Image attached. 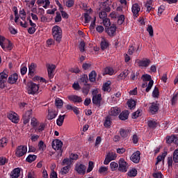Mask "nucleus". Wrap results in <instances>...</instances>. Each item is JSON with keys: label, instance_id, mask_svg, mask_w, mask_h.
I'll list each match as a JSON object with an SVG mask.
<instances>
[{"label": "nucleus", "instance_id": "1", "mask_svg": "<svg viewBox=\"0 0 178 178\" xmlns=\"http://www.w3.org/2000/svg\"><path fill=\"white\" fill-rule=\"evenodd\" d=\"M52 35L57 44L60 43L62 41V29L60 26L56 25L52 28Z\"/></svg>", "mask_w": 178, "mask_h": 178}, {"label": "nucleus", "instance_id": "2", "mask_svg": "<svg viewBox=\"0 0 178 178\" xmlns=\"http://www.w3.org/2000/svg\"><path fill=\"white\" fill-rule=\"evenodd\" d=\"M92 102L93 105H96V106H101V102L102 101V96L101 94H98V90H94L92 92Z\"/></svg>", "mask_w": 178, "mask_h": 178}, {"label": "nucleus", "instance_id": "3", "mask_svg": "<svg viewBox=\"0 0 178 178\" xmlns=\"http://www.w3.org/2000/svg\"><path fill=\"white\" fill-rule=\"evenodd\" d=\"M118 170L120 172H122L123 173H126V172H127L129 169V163L126 162V160H124V159H120L118 161Z\"/></svg>", "mask_w": 178, "mask_h": 178}, {"label": "nucleus", "instance_id": "4", "mask_svg": "<svg viewBox=\"0 0 178 178\" xmlns=\"http://www.w3.org/2000/svg\"><path fill=\"white\" fill-rule=\"evenodd\" d=\"M27 154V146L26 145H19L15 149V156L17 158H21V156H24Z\"/></svg>", "mask_w": 178, "mask_h": 178}, {"label": "nucleus", "instance_id": "5", "mask_svg": "<svg viewBox=\"0 0 178 178\" xmlns=\"http://www.w3.org/2000/svg\"><path fill=\"white\" fill-rule=\"evenodd\" d=\"M28 87V94L31 95H34L35 92H37L40 88L38 84L34 83V82H29L27 85Z\"/></svg>", "mask_w": 178, "mask_h": 178}, {"label": "nucleus", "instance_id": "6", "mask_svg": "<svg viewBox=\"0 0 178 178\" xmlns=\"http://www.w3.org/2000/svg\"><path fill=\"white\" fill-rule=\"evenodd\" d=\"M118 158V154L115 152H108L106 155L105 160L104 161V165H109V163L112 162V161H115Z\"/></svg>", "mask_w": 178, "mask_h": 178}, {"label": "nucleus", "instance_id": "7", "mask_svg": "<svg viewBox=\"0 0 178 178\" xmlns=\"http://www.w3.org/2000/svg\"><path fill=\"white\" fill-rule=\"evenodd\" d=\"M46 67H47V74H48L49 78L50 79H54V76H55L54 74V72L55 71V69H56V65H55L54 64L47 63Z\"/></svg>", "mask_w": 178, "mask_h": 178}, {"label": "nucleus", "instance_id": "8", "mask_svg": "<svg viewBox=\"0 0 178 178\" xmlns=\"http://www.w3.org/2000/svg\"><path fill=\"white\" fill-rule=\"evenodd\" d=\"M140 159H141V152L138 150L134 152L130 156V161L134 162V163H140Z\"/></svg>", "mask_w": 178, "mask_h": 178}, {"label": "nucleus", "instance_id": "9", "mask_svg": "<svg viewBox=\"0 0 178 178\" xmlns=\"http://www.w3.org/2000/svg\"><path fill=\"white\" fill-rule=\"evenodd\" d=\"M159 111V104L158 102H152L149 107V113L151 115H156Z\"/></svg>", "mask_w": 178, "mask_h": 178}, {"label": "nucleus", "instance_id": "10", "mask_svg": "<svg viewBox=\"0 0 178 178\" xmlns=\"http://www.w3.org/2000/svg\"><path fill=\"white\" fill-rule=\"evenodd\" d=\"M136 63L139 67H148L151 65V60L148 58H143V60H136Z\"/></svg>", "mask_w": 178, "mask_h": 178}, {"label": "nucleus", "instance_id": "11", "mask_svg": "<svg viewBox=\"0 0 178 178\" xmlns=\"http://www.w3.org/2000/svg\"><path fill=\"white\" fill-rule=\"evenodd\" d=\"M51 146L52 148L55 149V151H59V149H62V147H63V143L62 140L56 139L53 140Z\"/></svg>", "mask_w": 178, "mask_h": 178}, {"label": "nucleus", "instance_id": "12", "mask_svg": "<svg viewBox=\"0 0 178 178\" xmlns=\"http://www.w3.org/2000/svg\"><path fill=\"white\" fill-rule=\"evenodd\" d=\"M131 133V129H120V136H121L122 138L124 140H128V138L130 137V134Z\"/></svg>", "mask_w": 178, "mask_h": 178}, {"label": "nucleus", "instance_id": "13", "mask_svg": "<svg viewBox=\"0 0 178 178\" xmlns=\"http://www.w3.org/2000/svg\"><path fill=\"white\" fill-rule=\"evenodd\" d=\"M33 115V110H29L27 111L25 114L22 116V121L24 124H27L29 122H30V118H31Z\"/></svg>", "mask_w": 178, "mask_h": 178}, {"label": "nucleus", "instance_id": "14", "mask_svg": "<svg viewBox=\"0 0 178 178\" xmlns=\"http://www.w3.org/2000/svg\"><path fill=\"white\" fill-rule=\"evenodd\" d=\"M116 26L115 24H112L111 26L107 28L106 29V33L110 36V37H114L116 34V30H117Z\"/></svg>", "mask_w": 178, "mask_h": 178}, {"label": "nucleus", "instance_id": "15", "mask_svg": "<svg viewBox=\"0 0 178 178\" xmlns=\"http://www.w3.org/2000/svg\"><path fill=\"white\" fill-rule=\"evenodd\" d=\"M165 143L167 144H172V143H174L175 145H178L177 137H176L175 135H172L171 136H168L165 138Z\"/></svg>", "mask_w": 178, "mask_h": 178}, {"label": "nucleus", "instance_id": "16", "mask_svg": "<svg viewBox=\"0 0 178 178\" xmlns=\"http://www.w3.org/2000/svg\"><path fill=\"white\" fill-rule=\"evenodd\" d=\"M8 80V75L3 72L0 73V88H5V83Z\"/></svg>", "mask_w": 178, "mask_h": 178}, {"label": "nucleus", "instance_id": "17", "mask_svg": "<svg viewBox=\"0 0 178 178\" xmlns=\"http://www.w3.org/2000/svg\"><path fill=\"white\" fill-rule=\"evenodd\" d=\"M3 47H4V49L2 48V49H3V51H12V49H13V43H12V42H10V40L6 39L4 41Z\"/></svg>", "mask_w": 178, "mask_h": 178}, {"label": "nucleus", "instance_id": "18", "mask_svg": "<svg viewBox=\"0 0 178 178\" xmlns=\"http://www.w3.org/2000/svg\"><path fill=\"white\" fill-rule=\"evenodd\" d=\"M86 169V165L83 164H76L75 167V170L79 173V175H85Z\"/></svg>", "mask_w": 178, "mask_h": 178}, {"label": "nucleus", "instance_id": "19", "mask_svg": "<svg viewBox=\"0 0 178 178\" xmlns=\"http://www.w3.org/2000/svg\"><path fill=\"white\" fill-rule=\"evenodd\" d=\"M7 117L13 123H19V118L16 113H10L8 114Z\"/></svg>", "mask_w": 178, "mask_h": 178}, {"label": "nucleus", "instance_id": "20", "mask_svg": "<svg viewBox=\"0 0 178 178\" xmlns=\"http://www.w3.org/2000/svg\"><path fill=\"white\" fill-rule=\"evenodd\" d=\"M68 99H70V101H72V102H74V104H80V102H83V99L81 98V97L77 96L76 95L68 96Z\"/></svg>", "mask_w": 178, "mask_h": 178}, {"label": "nucleus", "instance_id": "21", "mask_svg": "<svg viewBox=\"0 0 178 178\" xmlns=\"http://www.w3.org/2000/svg\"><path fill=\"white\" fill-rule=\"evenodd\" d=\"M129 74H130V71L129 70L122 71L117 77L118 81H120V80H124V79H126Z\"/></svg>", "mask_w": 178, "mask_h": 178}, {"label": "nucleus", "instance_id": "22", "mask_svg": "<svg viewBox=\"0 0 178 178\" xmlns=\"http://www.w3.org/2000/svg\"><path fill=\"white\" fill-rule=\"evenodd\" d=\"M20 176V168H16L10 174V178H19Z\"/></svg>", "mask_w": 178, "mask_h": 178}, {"label": "nucleus", "instance_id": "23", "mask_svg": "<svg viewBox=\"0 0 178 178\" xmlns=\"http://www.w3.org/2000/svg\"><path fill=\"white\" fill-rule=\"evenodd\" d=\"M18 79H19V75L15 73L8 77V83H9L10 84H15V83L17 81Z\"/></svg>", "mask_w": 178, "mask_h": 178}, {"label": "nucleus", "instance_id": "24", "mask_svg": "<svg viewBox=\"0 0 178 178\" xmlns=\"http://www.w3.org/2000/svg\"><path fill=\"white\" fill-rule=\"evenodd\" d=\"M129 114H130V113L129 112V111L125 110L120 113L119 119L120 120H127V119H129Z\"/></svg>", "mask_w": 178, "mask_h": 178}, {"label": "nucleus", "instance_id": "25", "mask_svg": "<svg viewBox=\"0 0 178 178\" xmlns=\"http://www.w3.org/2000/svg\"><path fill=\"white\" fill-rule=\"evenodd\" d=\"M131 10H132V13H134V15L136 16V15H138V12L141 10V7H140L138 3H134L132 6Z\"/></svg>", "mask_w": 178, "mask_h": 178}, {"label": "nucleus", "instance_id": "26", "mask_svg": "<svg viewBox=\"0 0 178 178\" xmlns=\"http://www.w3.org/2000/svg\"><path fill=\"white\" fill-rule=\"evenodd\" d=\"M121 110L118 107H112L110 111V116H118Z\"/></svg>", "mask_w": 178, "mask_h": 178}, {"label": "nucleus", "instance_id": "27", "mask_svg": "<svg viewBox=\"0 0 178 178\" xmlns=\"http://www.w3.org/2000/svg\"><path fill=\"white\" fill-rule=\"evenodd\" d=\"M112 117H111V115H107L106 117V120L104 121V127H106V129L111 127V126L112 125Z\"/></svg>", "mask_w": 178, "mask_h": 178}, {"label": "nucleus", "instance_id": "28", "mask_svg": "<svg viewBox=\"0 0 178 178\" xmlns=\"http://www.w3.org/2000/svg\"><path fill=\"white\" fill-rule=\"evenodd\" d=\"M35 133H42L45 130V124L41 122L38 127L34 129Z\"/></svg>", "mask_w": 178, "mask_h": 178}, {"label": "nucleus", "instance_id": "29", "mask_svg": "<svg viewBox=\"0 0 178 178\" xmlns=\"http://www.w3.org/2000/svg\"><path fill=\"white\" fill-rule=\"evenodd\" d=\"M96 80L97 72L93 70L89 74V81H90V83H95Z\"/></svg>", "mask_w": 178, "mask_h": 178}, {"label": "nucleus", "instance_id": "30", "mask_svg": "<svg viewBox=\"0 0 178 178\" xmlns=\"http://www.w3.org/2000/svg\"><path fill=\"white\" fill-rule=\"evenodd\" d=\"M127 106L129 108V109H135L136 108V103L134 99H129L127 101Z\"/></svg>", "mask_w": 178, "mask_h": 178}, {"label": "nucleus", "instance_id": "31", "mask_svg": "<svg viewBox=\"0 0 178 178\" xmlns=\"http://www.w3.org/2000/svg\"><path fill=\"white\" fill-rule=\"evenodd\" d=\"M65 115H60L56 120V124L59 127L63 124V122H65Z\"/></svg>", "mask_w": 178, "mask_h": 178}, {"label": "nucleus", "instance_id": "32", "mask_svg": "<svg viewBox=\"0 0 178 178\" xmlns=\"http://www.w3.org/2000/svg\"><path fill=\"white\" fill-rule=\"evenodd\" d=\"M31 124L33 129H35L38 126H40V122L35 118H32L31 120Z\"/></svg>", "mask_w": 178, "mask_h": 178}, {"label": "nucleus", "instance_id": "33", "mask_svg": "<svg viewBox=\"0 0 178 178\" xmlns=\"http://www.w3.org/2000/svg\"><path fill=\"white\" fill-rule=\"evenodd\" d=\"M79 83H83L84 86H87V83H88V76H87V74L82 75L79 79Z\"/></svg>", "mask_w": 178, "mask_h": 178}, {"label": "nucleus", "instance_id": "34", "mask_svg": "<svg viewBox=\"0 0 178 178\" xmlns=\"http://www.w3.org/2000/svg\"><path fill=\"white\" fill-rule=\"evenodd\" d=\"M104 74H109V76H113V73H115V70L113 68L111 67H106L104 71Z\"/></svg>", "mask_w": 178, "mask_h": 178}, {"label": "nucleus", "instance_id": "35", "mask_svg": "<svg viewBox=\"0 0 178 178\" xmlns=\"http://www.w3.org/2000/svg\"><path fill=\"white\" fill-rule=\"evenodd\" d=\"M37 159V156L34 154H29L26 159V162H29V163H31L32 162H34Z\"/></svg>", "mask_w": 178, "mask_h": 178}, {"label": "nucleus", "instance_id": "36", "mask_svg": "<svg viewBox=\"0 0 178 178\" xmlns=\"http://www.w3.org/2000/svg\"><path fill=\"white\" fill-rule=\"evenodd\" d=\"M103 90L107 91V92H111V81H108L103 84Z\"/></svg>", "mask_w": 178, "mask_h": 178}, {"label": "nucleus", "instance_id": "37", "mask_svg": "<svg viewBox=\"0 0 178 178\" xmlns=\"http://www.w3.org/2000/svg\"><path fill=\"white\" fill-rule=\"evenodd\" d=\"M147 126H149V129H156V126H158V122L154 120H149L147 122Z\"/></svg>", "mask_w": 178, "mask_h": 178}, {"label": "nucleus", "instance_id": "38", "mask_svg": "<svg viewBox=\"0 0 178 178\" xmlns=\"http://www.w3.org/2000/svg\"><path fill=\"white\" fill-rule=\"evenodd\" d=\"M100 46H101V49H102V51H104V49H106V48L109 47V43L108 42V41H106V40L104 39L101 42Z\"/></svg>", "mask_w": 178, "mask_h": 178}, {"label": "nucleus", "instance_id": "39", "mask_svg": "<svg viewBox=\"0 0 178 178\" xmlns=\"http://www.w3.org/2000/svg\"><path fill=\"white\" fill-rule=\"evenodd\" d=\"M152 97H153V98L159 97V88H158V87L156 86L153 90V92L152 93Z\"/></svg>", "mask_w": 178, "mask_h": 178}, {"label": "nucleus", "instance_id": "40", "mask_svg": "<svg viewBox=\"0 0 178 178\" xmlns=\"http://www.w3.org/2000/svg\"><path fill=\"white\" fill-rule=\"evenodd\" d=\"M166 155H168V153H163L161 156H158L156 158L157 161L156 162L155 165H156L158 163H159V162L164 161Z\"/></svg>", "mask_w": 178, "mask_h": 178}, {"label": "nucleus", "instance_id": "41", "mask_svg": "<svg viewBox=\"0 0 178 178\" xmlns=\"http://www.w3.org/2000/svg\"><path fill=\"white\" fill-rule=\"evenodd\" d=\"M8 145V138H2L0 139V148H3V147H6Z\"/></svg>", "mask_w": 178, "mask_h": 178}, {"label": "nucleus", "instance_id": "42", "mask_svg": "<svg viewBox=\"0 0 178 178\" xmlns=\"http://www.w3.org/2000/svg\"><path fill=\"white\" fill-rule=\"evenodd\" d=\"M58 116V113H56L55 111H49L48 113V118L49 120H52V119H55Z\"/></svg>", "mask_w": 178, "mask_h": 178}, {"label": "nucleus", "instance_id": "43", "mask_svg": "<svg viewBox=\"0 0 178 178\" xmlns=\"http://www.w3.org/2000/svg\"><path fill=\"white\" fill-rule=\"evenodd\" d=\"M172 159L175 163H178V149H176L172 154Z\"/></svg>", "mask_w": 178, "mask_h": 178}, {"label": "nucleus", "instance_id": "44", "mask_svg": "<svg viewBox=\"0 0 178 178\" xmlns=\"http://www.w3.org/2000/svg\"><path fill=\"white\" fill-rule=\"evenodd\" d=\"M55 104H56V106H57V108H62V106H63V101L60 99V98H57L55 100Z\"/></svg>", "mask_w": 178, "mask_h": 178}, {"label": "nucleus", "instance_id": "45", "mask_svg": "<svg viewBox=\"0 0 178 178\" xmlns=\"http://www.w3.org/2000/svg\"><path fill=\"white\" fill-rule=\"evenodd\" d=\"M128 176H129V177H136L137 176V169H131L129 172H128Z\"/></svg>", "mask_w": 178, "mask_h": 178}, {"label": "nucleus", "instance_id": "46", "mask_svg": "<svg viewBox=\"0 0 178 178\" xmlns=\"http://www.w3.org/2000/svg\"><path fill=\"white\" fill-rule=\"evenodd\" d=\"M69 170H70V166H65L60 170V175H67L69 173Z\"/></svg>", "mask_w": 178, "mask_h": 178}, {"label": "nucleus", "instance_id": "47", "mask_svg": "<svg viewBox=\"0 0 178 178\" xmlns=\"http://www.w3.org/2000/svg\"><path fill=\"white\" fill-rule=\"evenodd\" d=\"M82 92L84 95H88V93L90 92V84H87V86H84L82 88Z\"/></svg>", "mask_w": 178, "mask_h": 178}, {"label": "nucleus", "instance_id": "48", "mask_svg": "<svg viewBox=\"0 0 178 178\" xmlns=\"http://www.w3.org/2000/svg\"><path fill=\"white\" fill-rule=\"evenodd\" d=\"M56 17L54 18L55 22L56 23H59L62 22V16L60 15V13L56 12Z\"/></svg>", "mask_w": 178, "mask_h": 178}, {"label": "nucleus", "instance_id": "49", "mask_svg": "<svg viewBox=\"0 0 178 178\" xmlns=\"http://www.w3.org/2000/svg\"><path fill=\"white\" fill-rule=\"evenodd\" d=\"M110 166L112 172H115V170H116V169H118L119 167V165H118V163L113 161L110 163Z\"/></svg>", "mask_w": 178, "mask_h": 178}, {"label": "nucleus", "instance_id": "50", "mask_svg": "<svg viewBox=\"0 0 178 178\" xmlns=\"http://www.w3.org/2000/svg\"><path fill=\"white\" fill-rule=\"evenodd\" d=\"M61 165L63 166H65V165H67L66 166H70V165H72V161L69 159H64L61 163Z\"/></svg>", "mask_w": 178, "mask_h": 178}, {"label": "nucleus", "instance_id": "51", "mask_svg": "<svg viewBox=\"0 0 178 178\" xmlns=\"http://www.w3.org/2000/svg\"><path fill=\"white\" fill-rule=\"evenodd\" d=\"M65 6H67V8H73V6H74V0H67L65 2Z\"/></svg>", "mask_w": 178, "mask_h": 178}, {"label": "nucleus", "instance_id": "52", "mask_svg": "<svg viewBox=\"0 0 178 178\" xmlns=\"http://www.w3.org/2000/svg\"><path fill=\"white\" fill-rule=\"evenodd\" d=\"M138 76H140V72H132L131 75V79L134 81L137 80V79H138Z\"/></svg>", "mask_w": 178, "mask_h": 178}, {"label": "nucleus", "instance_id": "53", "mask_svg": "<svg viewBox=\"0 0 178 178\" xmlns=\"http://www.w3.org/2000/svg\"><path fill=\"white\" fill-rule=\"evenodd\" d=\"M118 24L120 26L122 25V24L124 22V15H120L118 17Z\"/></svg>", "mask_w": 178, "mask_h": 178}, {"label": "nucleus", "instance_id": "54", "mask_svg": "<svg viewBox=\"0 0 178 178\" xmlns=\"http://www.w3.org/2000/svg\"><path fill=\"white\" fill-rule=\"evenodd\" d=\"M142 79H143V81H151L152 78H151V75L146 74H143L142 76Z\"/></svg>", "mask_w": 178, "mask_h": 178}, {"label": "nucleus", "instance_id": "55", "mask_svg": "<svg viewBox=\"0 0 178 178\" xmlns=\"http://www.w3.org/2000/svg\"><path fill=\"white\" fill-rule=\"evenodd\" d=\"M107 16L108 15L106 14V12L104 10H102L99 14V17L100 19H102V20L106 19Z\"/></svg>", "mask_w": 178, "mask_h": 178}, {"label": "nucleus", "instance_id": "56", "mask_svg": "<svg viewBox=\"0 0 178 178\" xmlns=\"http://www.w3.org/2000/svg\"><path fill=\"white\" fill-rule=\"evenodd\" d=\"M138 116H141V111L138 110L132 113V119H137Z\"/></svg>", "mask_w": 178, "mask_h": 178}, {"label": "nucleus", "instance_id": "57", "mask_svg": "<svg viewBox=\"0 0 178 178\" xmlns=\"http://www.w3.org/2000/svg\"><path fill=\"white\" fill-rule=\"evenodd\" d=\"M103 24L105 26V27L111 26V19H109L108 17L103 19Z\"/></svg>", "mask_w": 178, "mask_h": 178}, {"label": "nucleus", "instance_id": "58", "mask_svg": "<svg viewBox=\"0 0 178 178\" xmlns=\"http://www.w3.org/2000/svg\"><path fill=\"white\" fill-rule=\"evenodd\" d=\"M134 51H136V47L133 45H129L127 52L128 55H133V54H134Z\"/></svg>", "mask_w": 178, "mask_h": 178}, {"label": "nucleus", "instance_id": "59", "mask_svg": "<svg viewBox=\"0 0 178 178\" xmlns=\"http://www.w3.org/2000/svg\"><path fill=\"white\" fill-rule=\"evenodd\" d=\"M85 48H86V42H84V41L81 42L79 44V49L81 52H84V51H86Z\"/></svg>", "mask_w": 178, "mask_h": 178}, {"label": "nucleus", "instance_id": "60", "mask_svg": "<svg viewBox=\"0 0 178 178\" xmlns=\"http://www.w3.org/2000/svg\"><path fill=\"white\" fill-rule=\"evenodd\" d=\"M92 169H94V163L92 161H89L87 173H90V172H91Z\"/></svg>", "mask_w": 178, "mask_h": 178}, {"label": "nucleus", "instance_id": "61", "mask_svg": "<svg viewBox=\"0 0 178 178\" xmlns=\"http://www.w3.org/2000/svg\"><path fill=\"white\" fill-rule=\"evenodd\" d=\"M85 24L90 23V20H91V17L88 13L84 14Z\"/></svg>", "mask_w": 178, "mask_h": 178}, {"label": "nucleus", "instance_id": "62", "mask_svg": "<svg viewBox=\"0 0 178 178\" xmlns=\"http://www.w3.org/2000/svg\"><path fill=\"white\" fill-rule=\"evenodd\" d=\"M147 32L149 33L150 37H154V29L151 25H149L147 27Z\"/></svg>", "mask_w": 178, "mask_h": 178}, {"label": "nucleus", "instance_id": "63", "mask_svg": "<svg viewBox=\"0 0 178 178\" xmlns=\"http://www.w3.org/2000/svg\"><path fill=\"white\" fill-rule=\"evenodd\" d=\"M152 176L154 178H163V175H162V172H154L153 173Z\"/></svg>", "mask_w": 178, "mask_h": 178}, {"label": "nucleus", "instance_id": "64", "mask_svg": "<svg viewBox=\"0 0 178 178\" xmlns=\"http://www.w3.org/2000/svg\"><path fill=\"white\" fill-rule=\"evenodd\" d=\"M108 172V167L102 166L99 169V173H105Z\"/></svg>", "mask_w": 178, "mask_h": 178}]
</instances>
